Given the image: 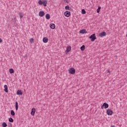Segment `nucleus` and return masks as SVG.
Returning <instances> with one entry per match:
<instances>
[{"mask_svg":"<svg viewBox=\"0 0 127 127\" xmlns=\"http://www.w3.org/2000/svg\"><path fill=\"white\" fill-rule=\"evenodd\" d=\"M38 3L39 5H42V4H43L44 6H47V0H44L43 1H42L41 0H40L38 1Z\"/></svg>","mask_w":127,"mask_h":127,"instance_id":"nucleus-1","label":"nucleus"},{"mask_svg":"<svg viewBox=\"0 0 127 127\" xmlns=\"http://www.w3.org/2000/svg\"><path fill=\"white\" fill-rule=\"evenodd\" d=\"M89 39H91L92 42H94L96 39H97V37H96V34H93L90 36L89 37Z\"/></svg>","mask_w":127,"mask_h":127,"instance_id":"nucleus-2","label":"nucleus"},{"mask_svg":"<svg viewBox=\"0 0 127 127\" xmlns=\"http://www.w3.org/2000/svg\"><path fill=\"white\" fill-rule=\"evenodd\" d=\"M68 73L71 75H74L76 73V69L74 67H71L68 69Z\"/></svg>","mask_w":127,"mask_h":127,"instance_id":"nucleus-3","label":"nucleus"},{"mask_svg":"<svg viewBox=\"0 0 127 127\" xmlns=\"http://www.w3.org/2000/svg\"><path fill=\"white\" fill-rule=\"evenodd\" d=\"M108 109V108H109V105L108 104V103L105 102L103 104L102 106H101V109Z\"/></svg>","mask_w":127,"mask_h":127,"instance_id":"nucleus-4","label":"nucleus"},{"mask_svg":"<svg viewBox=\"0 0 127 127\" xmlns=\"http://www.w3.org/2000/svg\"><path fill=\"white\" fill-rule=\"evenodd\" d=\"M106 114H107L108 116H112V115L114 114V112L112 111V109H108L106 111Z\"/></svg>","mask_w":127,"mask_h":127,"instance_id":"nucleus-5","label":"nucleus"},{"mask_svg":"<svg viewBox=\"0 0 127 127\" xmlns=\"http://www.w3.org/2000/svg\"><path fill=\"white\" fill-rule=\"evenodd\" d=\"M64 15L66 17H69V16L71 15V12L69 11H66L65 12H64Z\"/></svg>","mask_w":127,"mask_h":127,"instance_id":"nucleus-6","label":"nucleus"},{"mask_svg":"<svg viewBox=\"0 0 127 127\" xmlns=\"http://www.w3.org/2000/svg\"><path fill=\"white\" fill-rule=\"evenodd\" d=\"M71 47L70 46H68L66 47V50L65 52V54H67V53H68V52H70L71 51Z\"/></svg>","mask_w":127,"mask_h":127,"instance_id":"nucleus-7","label":"nucleus"},{"mask_svg":"<svg viewBox=\"0 0 127 127\" xmlns=\"http://www.w3.org/2000/svg\"><path fill=\"white\" fill-rule=\"evenodd\" d=\"M39 16H40L41 17H43L44 15H45V13L44 12V11H40L39 12Z\"/></svg>","mask_w":127,"mask_h":127,"instance_id":"nucleus-8","label":"nucleus"},{"mask_svg":"<svg viewBox=\"0 0 127 127\" xmlns=\"http://www.w3.org/2000/svg\"><path fill=\"white\" fill-rule=\"evenodd\" d=\"M35 112H36V110L35 108H33L31 110V116H34L35 115Z\"/></svg>","mask_w":127,"mask_h":127,"instance_id":"nucleus-9","label":"nucleus"},{"mask_svg":"<svg viewBox=\"0 0 127 127\" xmlns=\"http://www.w3.org/2000/svg\"><path fill=\"white\" fill-rule=\"evenodd\" d=\"M107 35V33L106 32H101L99 34V36L100 37H103L104 36H106Z\"/></svg>","mask_w":127,"mask_h":127,"instance_id":"nucleus-10","label":"nucleus"},{"mask_svg":"<svg viewBox=\"0 0 127 127\" xmlns=\"http://www.w3.org/2000/svg\"><path fill=\"white\" fill-rule=\"evenodd\" d=\"M43 42H44V43H47L48 42V38L46 37L43 38Z\"/></svg>","mask_w":127,"mask_h":127,"instance_id":"nucleus-11","label":"nucleus"},{"mask_svg":"<svg viewBox=\"0 0 127 127\" xmlns=\"http://www.w3.org/2000/svg\"><path fill=\"white\" fill-rule=\"evenodd\" d=\"M4 91L5 93H8V89L7 88V85H5L4 86Z\"/></svg>","mask_w":127,"mask_h":127,"instance_id":"nucleus-12","label":"nucleus"},{"mask_svg":"<svg viewBox=\"0 0 127 127\" xmlns=\"http://www.w3.org/2000/svg\"><path fill=\"white\" fill-rule=\"evenodd\" d=\"M50 27L52 28V29H54V28L56 27V26L54 24L51 23L50 24Z\"/></svg>","mask_w":127,"mask_h":127,"instance_id":"nucleus-13","label":"nucleus"},{"mask_svg":"<svg viewBox=\"0 0 127 127\" xmlns=\"http://www.w3.org/2000/svg\"><path fill=\"white\" fill-rule=\"evenodd\" d=\"M15 110L16 111H18V102L17 101L15 102Z\"/></svg>","mask_w":127,"mask_h":127,"instance_id":"nucleus-14","label":"nucleus"},{"mask_svg":"<svg viewBox=\"0 0 127 127\" xmlns=\"http://www.w3.org/2000/svg\"><path fill=\"white\" fill-rule=\"evenodd\" d=\"M17 95H22V92L20 90H18L16 92Z\"/></svg>","mask_w":127,"mask_h":127,"instance_id":"nucleus-15","label":"nucleus"},{"mask_svg":"<svg viewBox=\"0 0 127 127\" xmlns=\"http://www.w3.org/2000/svg\"><path fill=\"white\" fill-rule=\"evenodd\" d=\"M10 74H13L14 73V70L13 68H10L9 69Z\"/></svg>","mask_w":127,"mask_h":127,"instance_id":"nucleus-16","label":"nucleus"},{"mask_svg":"<svg viewBox=\"0 0 127 127\" xmlns=\"http://www.w3.org/2000/svg\"><path fill=\"white\" fill-rule=\"evenodd\" d=\"M46 19H50V14H47L46 15Z\"/></svg>","mask_w":127,"mask_h":127,"instance_id":"nucleus-17","label":"nucleus"},{"mask_svg":"<svg viewBox=\"0 0 127 127\" xmlns=\"http://www.w3.org/2000/svg\"><path fill=\"white\" fill-rule=\"evenodd\" d=\"M10 114L11 115V116H15V113H14V111L13 110H11L10 111Z\"/></svg>","mask_w":127,"mask_h":127,"instance_id":"nucleus-18","label":"nucleus"},{"mask_svg":"<svg viewBox=\"0 0 127 127\" xmlns=\"http://www.w3.org/2000/svg\"><path fill=\"white\" fill-rule=\"evenodd\" d=\"M85 45H83L80 47V50L81 51H84V50H85Z\"/></svg>","mask_w":127,"mask_h":127,"instance_id":"nucleus-19","label":"nucleus"},{"mask_svg":"<svg viewBox=\"0 0 127 127\" xmlns=\"http://www.w3.org/2000/svg\"><path fill=\"white\" fill-rule=\"evenodd\" d=\"M2 127H7V124H6V123L3 122L2 124Z\"/></svg>","mask_w":127,"mask_h":127,"instance_id":"nucleus-20","label":"nucleus"},{"mask_svg":"<svg viewBox=\"0 0 127 127\" xmlns=\"http://www.w3.org/2000/svg\"><path fill=\"white\" fill-rule=\"evenodd\" d=\"M81 13L82 14H86V10H85V9H82L81 10Z\"/></svg>","mask_w":127,"mask_h":127,"instance_id":"nucleus-21","label":"nucleus"},{"mask_svg":"<svg viewBox=\"0 0 127 127\" xmlns=\"http://www.w3.org/2000/svg\"><path fill=\"white\" fill-rule=\"evenodd\" d=\"M9 123H13V122H14L13 119H12V118H9Z\"/></svg>","mask_w":127,"mask_h":127,"instance_id":"nucleus-22","label":"nucleus"},{"mask_svg":"<svg viewBox=\"0 0 127 127\" xmlns=\"http://www.w3.org/2000/svg\"><path fill=\"white\" fill-rule=\"evenodd\" d=\"M69 8H70V6H69V5H68L65 6V9H66V10H69Z\"/></svg>","mask_w":127,"mask_h":127,"instance_id":"nucleus-23","label":"nucleus"},{"mask_svg":"<svg viewBox=\"0 0 127 127\" xmlns=\"http://www.w3.org/2000/svg\"><path fill=\"white\" fill-rule=\"evenodd\" d=\"M19 15L20 18H22L23 17V15L22 14V13H21V12L19 13Z\"/></svg>","mask_w":127,"mask_h":127,"instance_id":"nucleus-24","label":"nucleus"},{"mask_svg":"<svg viewBox=\"0 0 127 127\" xmlns=\"http://www.w3.org/2000/svg\"><path fill=\"white\" fill-rule=\"evenodd\" d=\"M30 42H31V43H33V42H34V39L33 38H31L30 39Z\"/></svg>","mask_w":127,"mask_h":127,"instance_id":"nucleus-25","label":"nucleus"},{"mask_svg":"<svg viewBox=\"0 0 127 127\" xmlns=\"http://www.w3.org/2000/svg\"><path fill=\"white\" fill-rule=\"evenodd\" d=\"M79 32H87L86 31V29H83L80 30Z\"/></svg>","mask_w":127,"mask_h":127,"instance_id":"nucleus-26","label":"nucleus"},{"mask_svg":"<svg viewBox=\"0 0 127 127\" xmlns=\"http://www.w3.org/2000/svg\"><path fill=\"white\" fill-rule=\"evenodd\" d=\"M14 23H15L16 22V17L14 16V21H13Z\"/></svg>","mask_w":127,"mask_h":127,"instance_id":"nucleus-27","label":"nucleus"},{"mask_svg":"<svg viewBox=\"0 0 127 127\" xmlns=\"http://www.w3.org/2000/svg\"><path fill=\"white\" fill-rule=\"evenodd\" d=\"M101 10V9H97V13H100V11Z\"/></svg>","mask_w":127,"mask_h":127,"instance_id":"nucleus-28","label":"nucleus"},{"mask_svg":"<svg viewBox=\"0 0 127 127\" xmlns=\"http://www.w3.org/2000/svg\"><path fill=\"white\" fill-rule=\"evenodd\" d=\"M81 34H85V33H87L86 32H80Z\"/></svg>","mask_w":127,"mask_h":127,"instance_id":"nucleus-29","label":"nucleus"},{"mask_svg":"<svg viewBox=\"0 0 127 127\" xmlns=\"http://www.w3.org/2000/svg\"><path fill=\"white\" fill-rule=\"evenodd\" d=\"M2 42V39H0V43H1Z\"/></svg>","mask_w":127,"mask_h":127,"instance_id":"nucleus-30","label":"nucleus"},{"mask_svg":"<svg viewBox=\"0 0 127 127\" xmlns=\"http://www.w3.org/2000/svg\"><path fill=\"white\" fill-rule=\"evenodd\" d=\"M107 72H108V73H111V71H110V70H109V69L107 70Z\"/></svg>","mask_w":127,"mask_h":127,"instance_id":"nucleus-31","label":"nucleus"},{"mask_svg":"<svg viewBox=\"0 0 127 127\" xmlns=\"http://www.w3.org/2000/svg\"><path fill=\"white\" fill-rule=\"evenodd\" d=\"M101 8H102V7H101L100 6H98V9H101Z\"/></svg>","mask_w":127,"mask_h":127,"instance_id":"nucleus-32","label":"nucleus"},{"mask_svg":"<svg viewBox=\"0 0 127 127\" xmlns=\"http://www.w3.org/2000/svg\"><path fill=\"white\" fill-rule=\"evenodd\" d=\"M115 57H118L117 56H115Z\"/></svg>","mask_w":127,"mask_h":127,"instance_id":"nucleus-33","label":"nucleus"},{"mask_svg":"<svg viewBox=\"0 0 127 127\" xmlns=\"http://www.w3.org/2000/svg\"><path fill=\"white\" fill-rule=\"evenodd\" d=\"M102 32H105V31H103Z\"/></svg>","mask_w":127,"mask_h":127,"instance_id":"nucleus-34","label":"nucleus"}]
</instances>
